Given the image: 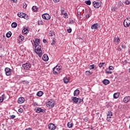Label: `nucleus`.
<instances>
[{"label": "nucleus", "mask_w": 130, "mask_h": 130, "mask_svg": "<svg viewBox=\"0 0 130 130\" xmlns=\"http://www.w3.org/2000/svg\"><path fill=\"white\" fill-rule=\"evenodd\" d=\"M71 99L74 103H75V104H78V102H79V98L76 96H72L71 98Z\"/></svg>", "instance_id": "ddd939ff"}, {"label": "nucleus", "mask_w": 130, "mask_h": 130, "mask_svg": "<svg viewBox=\"0 0 130 130\" xmlns=\"http://www.w3.org/2000/svg\"><path fill=\"white\" fill-rule=\"evenodd\" d=\"M42 18L45 20H50V18L51 17H50V15H49V14L47 13H45L42 15Z\"/></svg>", "instance_id": "9d476101"}, {"label": "nucleus", "mask_w": 130, "mask_h": 130, "mask_svg": "<svg viewBox=\"0 0 130 130\" xmlns=\"http://www.w3.org/2000/svg\"><path fill=\"white\" fill-rule=\"evenodd\" d=\"M98 27H99V24H98V23L96 24H93L91 26V29H97L98 28Z\"/></svg>", "instance_id": "f3484780"}, {"label": "nucleus", "mask_w": 130, "mask_h": 130, "mask_svg": "<svg viewBox=\"0 0 130 130\" xmlns=\"http://www.w3.org/2000/svg\"><path fill=\"white\" fill-rule=\"evenodd\" d=\"M83 99H81L80 98H79V101L77 103V104H81V103H82V102H83Z\"/></svg>", "instance_id": "e433bc0d"}, {"label": "nucleus", "mask_w": 130, "mask_h": 130, "mask_svg": "<svg viewBox=\"0 0 130 130\" xmlns=\"http://www.w3.org/2000/svg\"><path fill=\"white\" fill-rule=\"evenodd\" d=\"M117 50L118 51H121V48H120V47H118Z\"/></svg>", "instance_id": "8fccbe9b"}, {"label": "nucleus", "mask_w": 130, "mask_h": 130, "mask_svg": "<svg viewBox=\"0 0 130 130\" xmlns=\"http://www.w3.org/2000/svg\"><path fill=\"white\" fill-rule=\"evenodd\" d=\"M6 76H11L12 75V69L9 68H6L5 69Z\"/></svg>", "instance_id": "6e6552de"}, {"label": "nucleus", "mask_w": 130, "mask_h": 130, "mask_svg": "<svg viewBox=\"0 0 130 130\" xmlns=\"http://www.w3.org/2000/svg\"><path fill=\"white\" fill-rule=\"evenodd\" d=\"M35 112H36L37 113H44V112H45V111H44V110L42 109L40 107H38L35 109Z\"/></svg>", "instance_id": "1a4fd4ad"}, {"label": "nucleus", "mask_w": 130, "mask_h": 130, "mask_svg": "<svg viewBox=\"0 0 130 130\" xmlns=\"http://www.w3.org/2000/svg\"><path fill=\"white\" fill-rule=\"evenodd\" d=\"M43 41L44 43H46V40L44 39Z\"/></svg>", "instance_id": "4d7b16f0"}, {"label": "nucleus", "mask_w": 130, "mask_h": 130, "mask_svg": "<svg viewBox=\"0 0 130 130\" xmlns=\"http://www.w3.org/2000/svg\"><path fill=\"white\" fill-rule=\"evenodd\" d=\"M107 115H113V114H112V112L110 111L108 112V114H107Z\"/></svg>", "instance_id": "49530a36"}, {"label": "nucleus", "mask_w": 130, "mask_h": 130, "mask_svg": "<svg viewBox=\"0 0 130 130\" xmlns=\"http://www.w3.org/2000/svg\"><path fill=\"white\" fill-rule=\"evenodd\" d=\"M67 32H68V33H72V28L70 27H67Z\"/></svg>", "instance_id": "c9c22d12"}, {"label": "nucleus", "mask_w": 130, "mask_h": 130, "mask_svg": "<svg viewBox=\"0 0 130 130\" xmlns=\"http://www.w3.org/2000/svg\"><path fill=\"white\" fill-rule=\"evenodd\" d=\"M44 24V21L43 20H40L38 21V25H43Z\"/></svg>", "instance_id": "bb28decb"}, {"label": "nucleus", "mask_w": 130, "mask_h": 130, "mask_svg": "<svg viewBox=\"0 0 130 130\" xmlns=\"http://www.w3.org/2000/svg\"><path fill=\"white\" fill-rule=\"evenodd\" d=\"M77 15H78V16H80L81 13H77Z\"/></svg>", "instance_id": "13d9d810"}, {"label": "nucleus", "mask_w": 130, "mask_h": 130, "mask_svg": "<svg viewBox=\"0 0 130 130\" xmlns=\"http://www.w3.org/2000/svg\"><path fill=\"white\" fill-rule=\"evenodd\" d=\"M13 1V3H17L18 2V0H12Z\"/></svg>", "instance_id": "6e6d98bb"}, {"label": "nucleus", "mask_w": 130, "mask_h": 130, "mask_svg": "<svg viewBox=\"0 0 130 130\" xmlns=\"http://www.w3.org/2000/svg\"><path fill=\"white\" fill-rule=\"evenodd\" d=\"M121 47H122V48H123V49H125V48H126V47H125V45H121Z\"/></svg>", "instance_id": "3c124183"}, {"label": "nucleus", "mask_w": 130, "mask_h": 130, "mask_svg": "<svg viewBox=\"0 0 130 130\" xmlns=\"http://www.w3.org/2000/svg\"><path fill=\"white\" fill-rule=\"evenodd\" d=\"M63 17L66 19H68V18H69V15L66 13H63Z\"/></svg>", "instance_id": "58836bf2"}, {"label": "nucleus", "mask_w": 130, "mask_h": 130, "mask_svg": "<svg viewBox=\"0 0 130 130\" xmlns=\"http://www.w3.org/2000/svg\"><path fill=\"white\" fill-rule=\"evenodd\" d=\"M42 58L44 60V61H47L48 59H49V58L48 57L47 54H44Z\"/></svg>", "instance_id": "dca6fc26"}, {"label": "nucleus", "mask_w": 130, "mask_h": 130, "mask_svg": "<svg viewBox=\"0 0 130 130\" xmlns=\"http://www.w3.org/2000/svg\"><path fill=\"white\" fill-rule=\"evenodd\" d=\"M63 82L65 84H68V83H69V79H68V77H64L63 78Z\"/></svg>", "instance_id": "a878e982"}, {"label": "nucleus", "mask_w": 130, "mask_h": 130, "mask_svg": "<svg viewBox=\"0 0 130 130\" xmlns=\"http://www.w3.org/2000/svg\"><path fill=\"white\" fill-rule=\"evenodd\" d=\"M92 74H93V72H90L89 71H87L85 72V75L86 76H90V75H92Z\"/></svg>", "instance_id": "393cba45"}, {"label": "nucleus", "mask_w": 130, "mask_h": 130, "mask_svg": "<svg viewBox=\"0 0 130 130\" xmlns=\"http://www.w3.org/2000/svg\"><path fill=\"white\" fill-rule=\"evenodd\" d=\"M40 43V40L38 39H36L35 41H34V45L33 46L35 47V52L37 54H38L39 57H41L42 56V50H41V46L39 45Z\"/></svg>", "instance_id": "f257e3e1"}, {"label": "nucleus", "mask_w": 130, "mask_h": 130, "mask_svg": "<svg viewBox=\"0 0 130 130\" xmlns=\"http://www.w3.org/2000/svg\"><path fill=\"white\" fill-rule=\"evenodd\" d=\"M23 9H26V8H27V5L26 4V3H24L23 4Z\"/></svg>", "instance_id": "37998d69"}, {"label": "nucleus", "mask_w": 130, "mask_h": 130, "mask_svg": "<svg viewBox=\"0 0 130 130\" xmlns=\"http://www.w3.org/2000/svg\"><path fill=\"white\" fill-rule=\"evenodd\" d=\"M17 102L19 103V104H22V103H24V102H25V98L23 97L19 98Z\"/></svg>", "instance_id": "f8f14e48"}, {"label": "nucleus", "mask_w": 130, "mask_h": 130, "mask_svg": "<svg viewBox=\"0 0 130 130\" xmlns=\"http://www.w3.org/2000/svg\"><path fill=\"white\" fill-rule=\"evenodd\" d=\"M104 64H105V62L100 63L99 64V68H102V67H103Z\"/></svg>", "instance_id": "4c0bfd02"}, {"label": "nucleus", "mask_w": 130, "mask_h": 130, "mask_svg": "<svg viewBox=\"0 0 130 130\" xmlns=\"http://www.w3.org/2000/svg\"><path fill=\"white\" fill-rule=\"evenodd\" d=\"M48 128L50 130H54L55 128H56V127L55 126V125L53 123H50L48 124Z\"/></svg>", "instance_id": "9b49d317"}, {"label": "nucleus", "mask_w": 130, "mask_h": 130, "mask_svg": "<svg viewBox=\"0 0 130 130\" xmlns=\"http://www.w3.org/2000/svg\"><path fill=\"white\" fill-rule=\"evenodd\" d=\"M111 116H112V115H107V120L108 121H111L110 118H111Z\"/></svg>", "instance_id": "2f4dec72"}, {"label": "nucleus", "mask_w": 130, "mask_h": 130, "mask_svg": "<svg viewBox=\"0 0 130 130\" xmlns=\"http://www.w3.org/2000/svg\"><path fill=\"white\" fill-rule=\"evenodd\" d=\"M32 105L34 107L38 106V103H37V102H34L32 103Z\"/></svg>", "instance_id": "79ce46f5"}, {"label": "nucleus", "mask_w": 130, "mask_h": 130, "mask_svg": "<svg viewBox=\"0 0 130 130\" xmlns=\"http://www.w3.org/2000/svg\"><path fill=\"white\" fill-rule=\"evenodd\" d=\"M80 94V90L76 89L74 92V96H78Z\"/></svg>", "instance_id": "6ab92c4d"}, {"label": "nucleus", "mask_w": 130, "mask_h": 130, "mask_svg": "<svg viewBox=\"0 0 130 130\" xmlns=\"http://www.w3.org/2000/svg\"><path fill=\"white\" fill-rule=\"evenodd\" d=\"M64 12V10H63L61 11V13H62L63 14Z\"/></svg>", "instance_id": "bf43d9fd"}, {"label": "nucleus", "mask_w": 130, "mask_h": 130, "mask_svg": "<svg viewBox=\"0 0 130 130\" xmlns=\"http://www.w3.org/2000/svg\"><path fill=\"white\" fill-rule=\"evenodd\" d=\"M7 98V96L5 94H3L2 96H0V103L4 102V100Z\"/></svg>", "instance_id": "2eb2a0df"}, {"label": "nucleus", "mask_w": 130, "mask_h": 130, "mask_svg": "<svg viewBox=\"0 0 130 130\" xmlns=\"http://www.w3.org/2000/svg\"><path fill=\"white\" fill-rule=\"evenodd\" d=\"M93 5L95 9H99L102 6V2H96L94 1L93 2Z\"/></svg>", "instance_id": "0eeeda50"}, {"label": "nucleus", "mask_w": 130, "mask_h": 130, "mask_svg": "<svg viewBox=\"0 0 130 130\" xmlns=\"http://www.w3.org/2000/svg\"><path fill=\"white\" fill-rule=\"evenodd\" d=\"M113 70H114V67H113V66H109V71H113Z\"/></svg>", "instance_id": "a19ab883"}, {"label": "nucleus", "mask_w": 130, "mask_h": 130, "mask_svg": "<svg viewBox=\"0 0 130 130\" xmlns=\"http://www.w3.org/2000/svg\"><path fill=\"white\" fill-rule=\"evenodd\" d=\"M25 130H32V128L31 127L27 128Z\"/></svg>", "instance_id": "864d4df0"}, {"label": "nucleus", "mask_w": 130, "mask_h": 130, "mask_svg": "<svg viewBox=\"0 0 130 130\" xmlns=\"http://www.w3.org/2000/svg\"><path fill=\"white\" fill-rule=\"evenodd\" d=\"M129 101H130V96H125L123 99V102L125 103H127V102H129Z\"/></svg>", "instance_id": "4468645a"}, {"label": "nucleus", "mask_w": 130, "mask_h": 130, "mask_svg": "<svg viewBox=\"0 0 130 130\" xmlns=\"http://www.w3.org/2000/svg\"><path fill=\"white\" fill-rule=\"evenodd\" d=\"M60 71H61V66H58L57 65L53 68V73L54 75H58V74L60 73Z\"/></svg>", "instance_id": "f03ea898"}, {"label": "nucleus", "mask_w": 130, "mask_h": 130, "mask_svg": "<svg viewBox=\"0 0 130 130\" xmlns=\"http://www.w3.org/2000/svg\"><path fill=\"white\" fill-rule=\"evenodd\" d=\"M103 83L104 85H107L110 84V81H109V80H108V79H105L103 81Z\"/></svg>", "instance_id": "a211bd4d"}, {"label": "nucleus", "mask_w": 130, "mask_h": 130, "mask_svg": "<svg viewBox=\"0 0 130 130\" xmlns=\"http://www.w3.org/2000/svg\"><path fill=\"white\" fill-rule=\"evenodd\" d=\"M16 118V115H12L10 116V118H11V119H14V118Z\"/></svg>", "instance_id": "c03bdc74"}, {"label": "nucleus", "mask_w": 130, "mask_h": 130, "mask_svg": "<svg viewBox=\"0 0 130 130\" xmlns=\"http://www.w3.org/2000/svg\"><path fill=\"white\" fill-rule=\"evenodd\" d=\"M22 33H24V34H27V33H29V30H28V28H24L22 29Z\"/></svg>", "instance_id": "412c9836"}, {"label": "nucleus", "mask_w": 130, "mask_h": 130, "mask_svg": "<svg viewBox=\"0 0 130 130\" xmlns=\"http://www.w3.org/2000/svg\"><path fill=\"white\" fill-rule=\"evenodd\" d=\"M124 27L127 28L130 25V18H127L124 20L123 22Z\"/></svg>", "instance_id": "39448f33"}, {"label": "nucleus", "mask_w": 130, "mask_h": 130, "mask_svg": "<svg viewBox=\"0 0 130 130\" xmlns=\"http://www.w3.org/2000/svg\"><path fill=\"white\" fill-rule=\"evenodd\" d=\"M46 105L47 107H48V108H53L54 105H55V102H54L53 100H50L47 103Z\"/></svg>", "instance_id": "7ed1b4c3"}, {"label": "nucleus", "mask_w": 130, "mask_h": 130, "mask_svg": "<svg viewBox=\"0 0 130 130\" xmlns=\"http://www.w3.org/2000/svg\"><path fill=\"white\" fill-rule=\"evenodd\" d=\"M89 70H94L95 69V66L94 64L90 65L89 67Z\"/></svg>", "instance_id": "72a5a7b5"}, {"label": "nucleus", "mask_w": 130, "mask_h": 130, "mask_svg": "<svg viewBox=\"0 0 130 130\" xmlns=\"http://www.w3.org/2000/svg\"><path fill=\"white\" fill-rule=\"evenodd\" d=\"M125 5H129V2L128 1H126L125 2Z\"/></svg>", "instance_id": "09e8293b"}, {"label": "nucleus", "mask_w": 130, "mask_h": 130, "mask_svg": "<svg viewBox=\"0 0 130 130\" xmlns=\"http://www.w3.org/2000/svg\"><path fill=\"white\" fill-rule=\"evenodd\" d=\"M51 45H52V46H54V45H55V39H53Z\"/></svg>", "instance_id": "473e14b6"}, {"label": "nucleus", "mask_w": 130, "mask_h": 130, "mask_svg": "<svg viewBox=\"0 0 130 130\" xmlns=\"http://www.w3.org/2000/svg\"><path fill=\"white\" fill-rule=\"evenodd\" d=\"M89 18H90V14H86V19H89Z\"/></svg>", "instance_id": "de8ad7c7"}, {"label": "nucleus", "mask_w": 130, "mask_h": 130, "mask_svg": "<svg viewBox=\"0 0 130 130\" xmlns=\"http://www.w3.org/2000/svg\"><path fill=\"white\" fill-rule=\"evenodd\" d=\"M85 4H86V5H87V6H90L91 5V1L88 0L85 1Z\"/></svg>", "instance_id": "c756f323"}, {"label": "nucleus", "mask_w": 130, "mask_h": 130, "mask_svg": "<svg viewBox=\"0 0 130 130\" xmlns=\"http://www.w3.org/2000/svg\"><path fill=\"white\" fill-rule=\"evenodd\" d=\"M84 120H85V121H86V122H87V121H88V118H85L84 119Z\"/></svg>", "instance_id": "5fc2aeb1"}, {"label": "nucleus", "mask_w": 130, "mask_h": 130, "mask_svg": "<svg viewBox=\"0 0 130 130\" xmlns=\"http://www.w3.org/2000/svg\"><path fill=\"white\" fill-rule=\"evenodd\" d=\"M50 36L51 37V36H53V35H52V32L51 33V35H50Z\"/></svg>", "instance_id": "052dcab7"}, {"label": "nucleus", "mask_w": 130, "mask_h": 130, "mask_svg": "<svg viewBox=\"0 0 130 130\" xmlns=\"http://www.w3.org/2000/svg\"><path fill=\"white\" fill-rule=\"evenodd\" d=\"M54 3H58L59 2V0H53Z\"/></svg>", "instance_id": "603ef678"}, {"label": "nucleus", "mask_w": 130, "mask_h": 130, "mask_svg": "<svg viewBox=\"0 0 130 130\" xmlns=\"http://www.w3.org/2000/svg\"><path fill=\"white\" fill-rule=\"evenodd\" d=\"M17 16L19 18H24V19H26V20H28V15L23 12H19L18 13Z\"/></svg>", "instance_id": "20e7f679"}, {"label": "nucleus", "mask_w": 130, "mask_h": 130, "mask_svg": "<svg viewBox=\"0 0 130 130\" xmlns=\"http://www.w3.org/2000/svg\"><path fill=\"white\" fill-rule=\"evenodd\" d=\"M43 95V92L41 91H39L37 93V96H38V97H41Z\"/></svg>", "instance_id": "5701e85b"}, {"label": "nucleus", "mask_w": 130, "mask_h": 130, "mask_svg": "<svg viewBox=\"0 0 130 130\" xmlns=\"http://www.w3.org/2000/svg\"><path fill=\"white\" fill-rule=\"evenodd\" d=\"M18 24L16 22H13L11 24V26L13 28H16Z\"/></svg>", "instance_id": "cd10ccee"}, {"label": "nucleus", "mask_w": 130, "mask_h": 130, "mask_svg": "<svg viewBox=\"0 0 130 130\" xmlns=\"http://www.w3.org/2000/svg\"><path fill=\"white\" fill-rule=\"evenodd\" d=\"M22 67V69H23L24 70H30V69H31V64H30L29 63L26 62L24 64H23Z\"/></svg>", "instance_id": "423d86ee"}, {"label": "nucleus", "mask_w": 130, "mask_h": 130, "mask_svg": "<svg viewBox=\"0 0 130 130\" xmlns=\"http://www.w3.org/2000/svg\"><path fill=\"white\" fill-rule=\"evenodd\" d=\"M23 109L20 108L19 109H18V112H19L20 113H23Z\"/></svg>", "instance_id": "a18cd8bd"}, {"label": "nucleus", "mask_w": 130, "mask_h": 130, "mask_svg": "<svg viewBox=\"0 0 130 130\" xmlns=\"http://www.w3.org/2000/svg\"><path fill=\"white\" fill-rule=\"evenodd\" d=\"M106 74H112V72L109 71V69H107L106 70Z\"/></svg>", "instance_id": "f704fd0d"}, {"label": "nucleus", "mask_w": 130, "mask_h": 130, "mask_svg": "<svg viewBox=\"0 0 130 130\" xmlns=\"http://www.w3.org/2000/svg\"><path fill=\"white\" fill-rule=\"evenodd\" d=\"M114 40H115V42H116V43H118V42H119V41H120V40H119V38H115Z\"/></svg>", "instance_id": "7c9ffc66"}, {"label": "nucleus", "mask_w": 130, "mask_h": 130, "mask_svg": "<svg viewBox=\"0 0 130 130\" xmlns=\"http://www.w3.org/2000/svg\"><path fill=\"white\" fill-rule=\"evenodd\" d=\"M114 99H117L119 97V93L116 92L113 94Z\"/></svg>", "instance_id": "aec40b11"}, {"label": "nucleus", "mask_w": 130, "mask_h": 130, "mask_svg": "<svg viewBox=\"0 0 130 130\" xmlns=\"http://www.w3.org/2000/svg\"><path fill=\"white\" fill-rule=\"evenodd\" d=\"M24 36H19V39L21 41H24Z\"/></svg>", "instance_id": "ea45409f"}, {"label": "nucleus", "mask_w": 130, "mask_h": 130, "mask_svg": "<svg viewBox=\"0 0 130 130\" xmlns=\"http://www.w3.org/2000/svg\"><path fill=\"white\" fill-rule=\"evenodd\" d=\"M73 125H74V123H73L72 122H69L67 124L68 127L70 128H71V127H73Z\"/></svg>", "instance_id": "4be33fe9"}, {"label": "nucleus", "mask_w": 130, "mask_h": 130, "mask_svg": "<svg viewBox=\"0 0 130 130\" xmlns=\"http://www.w3.org/2000/svg\"><path fill=\"white\" fill-rule=\"evenodd\" d=\"M38 9V7L36 6H33L32 8V10L33 12H37Z\"/></svg>", "instance_id": "c85d7f7f"}, {"label": "nucleus", "mask_w": 130, "mask_h": 130, "mask_svg": "<svg viewBox=\"0 0 130 130\" xmlns=\"http://www.w3.org/2000/svg\"><path fill=\"white\" fill-rule=\"evenodd\" d=\"M11 36H12V32L11 31H8L6 34V37H7V38H10Z\"/></svg>", "instance_id": "b1692460"}]
</instances>
